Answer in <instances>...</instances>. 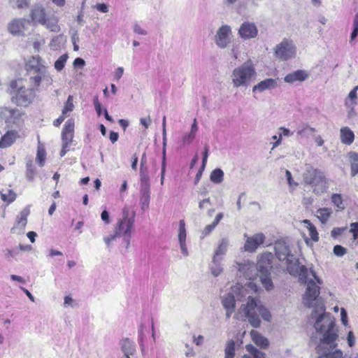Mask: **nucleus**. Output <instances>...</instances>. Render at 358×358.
Masks as SVG:
<instances>
[{"label":"nucleus","mask_w":358,"mask_h":358,"mask_svg":"<svg viewBox=\"0 0 358 358\" xmlns=\"http://www.w3.org/2000/svg\"><path fill=\"white\" fill-rule=\"evenodd\" d=\"M310 320L314 321L316 333L322 334L318 345L319 351L324 345H329V350H334L337 347L336 341L338 336V331L335 327L334 318L330 313L325 312L324 303L317 304L310 314Z\"/></svg>","instance_id":"f257e3e1"},{"label":"nucleus","mask_w":358,"mask_h":358,"mask_svg":"<svg viewBox=\"0 0 358 358\" xmlns=\"http://www.w3.org/2000/svg\"><path fill=\"white\" fill-rule=\"evenodd\" d=\"M10 4L14 8H26L29 6V0H10Z\"/></svg>","instance_id":"de8ad7c7"},{"label":"nucleus","mask_w":358,"mask_h":358,"mask_svg":"<svg viewBox=\"0 0 358 358\" xmlns=\"http://www.w3.org/2000/svg\"><path fill=\"white\" fill-rule=\"evenodd\" d=\"M27 171H26V177L29 180H32L34 178L35 171L33 165V162L31 160H29L27 162Z\"/></svg>","instance_id":"49530a36"},{"label":"nucleus","mask_w":358,"mask_h":358,"mask_svg":"<svg viewBox=\"0 0 358 358\" xmlns=\"http://www.w3.org/2000/svg\"><path fill=\"white\" fill-rule=\"evenodd\" d=\"M151 119H150V116H148L147 117L145 118H141L140 119V122L142 125L144 126V127L145 129L148 128V127L150 126V124H151Z\"/></svg>","instance_id":"69168bd1"},{"label":"nucleus","mask_w":358,"mask_h":358,"mask_svg":"<svg viewBox=\"0 0 358 358\" xmlns=\"http://www.w3.org/2000/svg\"><path fill=\"white\" fill-rule=\"evenodd\" d=\"M122 213V219L118 221L117 226L115 228V231L119 237H125L127 234L126 233V230L127 231H128L129 236H131L134 227L135 213L131 212L130 214L127 208H124Z\"/></svg>","instance_id":"9d476101"},{"label":"nucleus","mask_w":358,"mask_h":358,"mask_svg":"<svg viewBox=\"0 0 358 358\" xmlns=\"http://www.w3.org/2000/svg\"><path fill=\"white\" fill-rule=\"evenodd\" d=\"M118 236L117 234L114 230V233L108 236L104 237L103 241L108 247L110 246V242L115 240Z\"/></svg>","instance_id":"bf43d9fd"},{"label":"nucleus","mask_w":358,"mask_h":358,"mask_svg":"<svg viewBox=\"0 0 358 358\" xmlns=\"http://www.w3.org/2000/svg\"><path fill=\"white\" fill-rule=\"evenodd\" d=\"M275 55L281 60H288L296 55V46L292 40L284 38L275 49Z\"/></svg>","instance_id":"f8f14e48"},{"label":"nucleus","mask_w":358,"mask_h":358,"mask_svg":"<svg viewBox=\"0 0 358 358\" xmlns=\"http://www.w3.org/2000/svg\"><path fill=\"white\" fill-rule=\"evenodd\" d=\"M237 265L240 275H243L246 279L251 280L257 274L255 264L250 260H243L237 263Z\"/></svg>","instance_id":"f3484780"},{"label":"nucleus","mask_w":358,"mask_h":358,"mask_svg":"<svg viewBox=\"0 0 358 358\" xmlns=\"http://www.w3.org/2000/svg\"><path fill=\"white\" fill-rule=\"evenodd\" d=\"M248 302L245 305H243V310L250 324L254 328L260 327L261 320L259 315L262 318L266 321L271 322L272 315L267 308H266L262 303L257 299L248 296Z\"/></svg>","instance_id":"f03ea898"},{"label":"nucleus","mask_w":358,"mask_h":358,"mask_svg":"<svg viewBox=\"0 0 358 358\" xmlns=\"http://www.w3.org/2000/svg\"><path fill=\"white\" fill-rule=\"evenodd\" d=\"M162 144L164 147L166 146V116L163 117L162 119Z\"/></svg>","instance_id":"4d7b16f0"},{"label":"nucleus","mask_w":358,"mask_h":358,"mask_svg":"<svg viewBox=\"0 0 358 358\" xmlns=\"http://www.w3.org/2000/svg\"><path fill=\"white\" fill-rule=\"evenodd\" d=\"M331 201L334 203L336 207H338L340 209H343L344 206L343 204V199L341 194H334L331 196Z\"/></svg>","instance_id":"09e8293b"},{"label":"nucleus","mask_w":358,"mask_h":358,"mask_svg":"<svg viewBox=\"0 0 358 358\" xmlns=\"http://www.w3.org/2000/svg\"><path fill=\"white\" fill-rule=\"evenodd\" d=\"M252 341L262 348H266L269 345L268 340L255 330L250 331Z\"/></svg>","instance_id":"bb28decb"},{"label":"nucleus","mask_w":358,"mask_h":358,"mask_svg":"<svg viewBox=\"0 0 358 358\" xmlns=\"http://www.w3.org/2000/svg\"><path fill=\"white\" fill-rule=\"evenodd\" d=\"M305 294L303 297V303L306 307L315 308L317 304L322 303L319 301L320 287L315 282L310 279L308 282Z\"/></svg>","instance_id":"9b49d317"},{"label":"nucleus","mask_w":358,"mask_h":358,"mask_svg":"<svg viewBox=\"0 0 358 358\" xmlns=\"http://www.w3.org/2000/svg\"><path fill=\"white\" fill-rule=\"evenodd\" d=\"M150 201V189H140V205L141 209H148Z\"/></svg>","instance_id":"c756f323"},{"label":"nucleus","mask_w":358,"mask_h":358,"mask_svg":"<svg viewBox=\"0 0 358 358\" xmlns=\"http://www.w3.org/2000/svg\"><path fill=\"white\" fill-rule=\"evenodd\" d=\"M246 350L253 357V358H265V354L259 351L252 344L247 345Z\"/></svg>","instance_id":"58836bf2"},{"label":"nucleus","mask_w":358,"mask_h":358,"mask_svg":"<svg viewBox=\"0 0 358 358\" xmlns=\"http://www.w3.org/2000/svg\"><path fill=\"white\" fill-rule=\"evenodd\" d=\"M350 231L353 234L355 238L358 235V222H352L350 224Z\"/></svg>","instance_id":"338daca9"},{"label":"nucleus","mask_w":358,"mask_h":358,"mask_svg":"<svg viewBox=\"0 0 358 358\" xmlns=\"http://www.w3.org/2000/svg\"><path fill=\"white\" fill-rule=\"evenodd\" d=\"M231 28L227 24L222 25L216 31L215 35V43L221 48L225 49L231 42Z\"/></svg>","instance_id":"ddd939ff"},{"label":"nucleus","mask_w":358,"mask_h":358,"mask_svg":"<svg viewBox=\"0 0 358 358\" xmlns=\"http://www.w3.org/2000/svg\"><path fill=\"white\" fill-rule=\"evenodd\" d=\"M331 213V210L329 208H320L317 210L316 216L322 223L324 224L328 220Z\"/></svg>","instance_id":"e433bc0d"},{"label":"nucleus","mask_w":358,"mask_h":358,"mask_svg":"<svg viewBox=\"0 0 358 358\" xmlns=\"http://www.w3.org/2000/svg\"><path fill=\"white\" fill-rule=\"evenodd\" d=\"M74 132V120L69 119L64 126L62 131V145L70 146L72 143Z\"/></svg>","instance_id":"6ab92c4d"},{"label":"nucleus","mask_w":358,"mask_h":358,"mask_svg":"<svg viewBox=\"0 0 358 358\" xmlns=\"http://www.w3.org/2000/svg\"><path fill=\"white\" fill-rule=\"evenodd\" d=\"M16 196V194L13 190L9 189L8 194H1V199L4 202H7V203L9 204L15 200Z\"/></svg>","instance_id":"c03bdc74"},{"label":"nucleus","mask_w":358,"mask_h":358,"mask_svg":"<svg viewBox=\"0 0 358 358\" xmlns=\"http://www.w3.org/2000/svg\"><path fill=\"white\" fill-rule=\"evenodd\" d=\"M28 75L29 76V85H28L29 87H34L35 88L38 89V87L40 86V84L42 81L45 82L48 85H50L52 83V79L48 72H45L43 75H41L38 73Z\"/></svg>","instance_id":"aec40b11"},{"label":"nucleus","mask_w":358,"mask_h":358,"mask_svg":"<svg viewBox=\"0 0 358 358\" xmlns=\"http://www.w3.org/2000/svg\"><path fill=\"white\" fill-rule=\"evenodd\" d=\"M195 136H196L195 135L191 134L190 132L185 134L182 137V145H189L194 141V139L195 138Z\"/></svg>","instance_id":"864d4df0"},{"label":"nucleus","mask_w":358,"mask_h":358,"mask_svg":"<svg viewBox=\"0 0 358 358\" xmlns=\"http://www.w3.org/2000/svg\"><path fill=\"white\" fill-rule=\"evenodd\" d=\"M329 345H324V347L319 351L318 345L317 346V351L319 354L318 358H343V352L340 350H336L331 352L333 350H329Z\"/></svg>","instance_id":"393cba45"},{"label":"nucleus","mask_w":358,"mask_h":358,"mask_svg":"<svg viewBox=\"0 0 358 358\" xmlns=\"http://www.w3.org/2000/svg\"><path fill=\"white\" fill-rule=\"evenodd\" d=\"M358 36V13L355 16L353 21V30L350 35V40L353 41Z\"/></svg>","instance_id":"8fccbe9b"},{"label":"nucleus","mask_w":358,"mask_h":358,"mask_svg":"<svg viewBox=\"0 0 358 358\" xmlns=\"http://www.w3.org/2000/svg\"><path fill=\"white\" fill-rule=\"evenodd\" d=\"M31 22L44 26L54 32H59L60 27L58 24L59 19L55 15L48 16L45 8L41 4L34 5L30 13Z\"/></svg>","instance_id":"423d86ee"},{"label":"nucleus","mask_w":358,"mask_h":358,"mask_svg":"<svg viewBox=\"0 0 358 358\" xmlns=\"http://www.w3.org/2000/svg\"><path fill=\"white\" fill-rule=\"evenodd\" d=\"M315 129L313 128V127H310L309 126H306L304 127L302 129H299L297 131V134L299 135H304V136H308V135H310L312 134H313L315 132Z\"/></svg>","instance_id":"603ef678"},{"label":"nucleus","mask_w":358,"mask_h":358,"mask_svg":"<svg viewBox=\"0 0 358 358\" xmlns=\"http://www.w3.org/2000/svg\"><path fill=\"white\" fill-rule=\"evenodd\" d=\"M238 34L244 40L255 38L258 34V29L255 23L245 22L241 25Z\"/></svg>","instance_id":"a211bd4d"},{"label":"nucleus","mask_w":358,"mask_h":358,"mask_svg":"<svg viewBox=\"0 0 358 358\" xmlns=\"http://www.w3.org/2000/svg\"><path fill=\"white\" fill-rule=\"evenodd\" d=\"M30 213L29 207L27 206L20 213V216L17 217L16 224L22 227H24L27 222V217Z\"/></svg>","instance_id":"c9c22d12"},{"label":"nucleus","mask_w":358,"mask_h":358,"mask_svg":"<svg viewBox=\"0 0 358 358\" xmlns=\"http://www.w3.org/2000/svg\"><path fill=\"white\" fill-rule=\"evenodd\" d=\"M26 70L28 74L38 73L43 75L45 72H48L45 66L39 56L32 57L28 60L26 64Z\"/></svg>","instance_id":"4468645a"},{"label":"nucleus","mask_w":358,"mask_h":358,"mask_svg":"<svg viewBox=\"0 0 358 358\" xmlns=\"http://www.w3.org/2000/svg\"><path fill=\"white\" fill-rule=\"evenodd\" d=\"M251 289L257 292L258 287L253 282H247L245 286L236 284L231 287L229 293L222 296V304L226 310V317L229 318L235 310L236 300L242 301L248 294V290Z\"/></svg>","instance_id":"7ed1b4c3"},{"label":"nucleus","mask_w":358,"mask_h":358,"mask_svg":"<svg viewBox=\"0 0 358 358\" xmlns=\"http://www.w3.org/2000/svg\"><path fill=\"white\" fill-rule=\"evenodd\" d=\"M277 85V80L273 78H266L254 85L252 87V92H262L266 90H271L275 88Z\"/></svg>","instance_id":"5701e85b"},{"label":"nucleus","mask_w":358,"mask_h":358,"mask_svg":"<svg viewBox=\"0 0 358 358\" xmlns=\"http://www.w3.org/2000/svg\"><path fill=\"white\" fill-rule=\"evenodd\" d=\"M308 77V73L304 70H297L292 73L287 74L284 80L288 83H294L296 81H303Z\"/></svg>","instance_id":"a878e982"},{"label":"nucleus","mask_w":358,"mask_h":358,"mask_svg":"<svg viewBox=\"0 0 358 358\" xmlns=\"http://www.w3.org/2000/svg\"><path fill=\"white\" fill-rule=\"evenodd\" d=\"M122 356H134L136 352V345L134 341L128 338H122L119 342Z\"/></svg>","instance_id":"412c9836"},{"label":"nucleus","mask_w":358,"mask_h":358,"mask_svg":"<svg viewBox=\"0 0 358 358\" xmlns=\"http://www.w3.org/2000/svg\"><path fill=\"white\" fill-rule=\"evenodd\" d=\"M95 8L101 13H107L108 11V6L104 3L96 4Z\"/></svg>","instance_id":"680f3d73"},{"label":"nucleus","mask_w":358,"mask_h":358,"mask_svg":"<svg viewBox=\"0 0 358 358\" xmlns=\"http://www.w3.org/2000/svg\"><path fill=\"white\" fill-rule=\"evenodd\" d=\"M273 255L271 252H267L262 254L255 264L257 273L259 275L260 281L267 291L273 289L274 285L271 277V270L273 267L272 261Z\"/></svg>","instance_id":"39448f33"},{"label":"nucleus","mask_w":358,"mask_h":358,"mask_svg":"<svg viewBox=\"0 0 358 358\" xmlns=\"http://www.w3.org/2000/svg\"><path fill=\"white\" fill-rule=\"evenodd\" d=\"M17 132L14 131H8L0 140V148H5L10 146L15 141Z\"/></svg>","instance_id":"c85d7f7f"},{"label":"nucleus","mask_w":358,"mask_h":358,"mask_svg":"<svg viewBox=\"0 0 358 358\" xmlns=\"http://www.w3.org/2000/svg\"><path fill=\"white\" fill-rule=\"evenodd\" d=\"M358 90V86H356L348 94V99L346 100L349 101V103H356L355 100L357 99V91Z\"/></svg>","instance_id":"13d9d810"},{"label":"nucleus","mask_w":358,"mask_h":358,"mask_svg":"<svg viewBox=\"0 0 358 358\" xmlns=\"http://www.w3.org/2000/svg\"><path fill=\"white\" fill-rule=\"evenodd\" d=\"M276 257L280 261H285L287 269L290 274L297 271L299 259L290 252L289 246L285 241H278L274 244Z\"/></svg>","instance_id":"1a4fd4ad"},{"label":"nucleus","mask_w":358,"mask_h":358,"mask_svg":"<svg viewBox=\"0 0 358 358\" xmlns=\"http://www.w3.org/2000/svg\"><path fill=\"white\" fill-rule=\"evenodd\" d=\"M20 115L21 113L17 108H3L0 113L1 117L8 124H14Z\"/></svg>","instance_id":"4be33fe9"},{"label":"nucleus","mask_w":358,"mask_h":358,"mask_svg":"<svg viewBox=\"0 0 358 358\" xmlns=\"http://www.w3.org/2000/svg\"><path fill=\"white\" fill-rule=\"evenodd\" d=\"M210 269L212 275L215 277H217L222 272V267L220 264V260L218 257H213L212 262L210 265Z\"/></svg>","instance_id":"2f4dec72"},{"label":"nucleus","mask_w":358,"mask_h":358,"mask_svg":"<svg viewBox=\"0 0 358 358\" xmlns=\"http://www.w3.org/2000/svg\"><path fill=\"white\" fill-rule=\"evenodd\" d=\"M340 138L343 143L346 145H351L354 141L355 134L351 129L345 127L341 129Z\"/></svg>","instance_id":"cd10ccee"},{"label":"nucleus","mask_w":358,"mask_h":358,"mask_svg":"<svg viewBox=\"0 0 358 358\" xmlns=\"http://www.w3.org/2000/svg\"><path fill=\"white\" fill-rule=\"evenodd\" d=\"M166 147L163 145L162 149V170L161 172L166 173Z\"/></svg>","instance_id":"052dcab7"},{"label":"nucleus","mask_w":358,"mask_h":358,"mask_svg":"<svg viewBox=\"0 0 358 358\" xmlns=\"http://www.w3.org/2000/svg\"><path fill=\"white\" fill-rule=\"evenodd\" d=\"M334 254L337 257H343L347 253V250L340 245H336L333 249Z\"/></svg>","instance_id":"3c124183"},{"label":"nucleus","mask_w":358,"mask_h":358,"mask_svg":"<svg viewBox=\"0 0 358 358\" xmlns=\"http://www.w3.org/2000/svg\"><path fill=\"white\" fill-rule=\"evenodd\" d=\"M303 180L306 184L314 187L313 192L317 194L323 192L325 189L326 181L323 173L309 164L306 165Z\"/></svg>","instance_id":"6e6552de"},{"label":"nucleus","mask_w":358,"mask_h":358,"mask_svg":"<svg viewBox=\"0 0 358 358\" xmlns=\"http://www.w3.org/2000/svg\"><path fill=\"white\" fill-rule=\"evenodd\" d=\"M11 101L17 106L27 107L34 101L39 89L29 87L22 80L10 83Z\"/></svg>","instance_id":"20e7f679"},{"label":"nucleus","mask_w":358,"mask_h":358,"mask_svg":"<svg viewBox=\"0 0 358 358\" xmlns=\"http://www.w3.org/2000/svg\"><path fill=\"white\" fill-rule=\"evenodd\" d=\"M256 74V70L252 63L245 62L233 70L231 76L232 84L234 87H247Z\"/></svg>","instance_id":"0eeeda50"},{"label":"nucleus","mask_w":358,"mask_h":358,"mask_svg":"<svg viewBox=\"0 0 358 358\" xmlns=\"http://www.w3.org/2000/svg\"><path fill=\"white\" fill-rule=\"evenodd\" d=\"M73 96L69 95L68 96L66 101L64 103V108H63V110L62 112V113H63V114L66 115L68 113L73 111V110L74 108V105H73Z\"/></svg>","instance_id":"a19ab883"},{"label":"nucleus","mask_w":358,"mask_h":358,"mask_svg":"<svg viewBox=\"0 0 358 358\" xmlns=\"http://www.w3.org/2000/svg\"><path fill=\"white\" fill-rule=\"evenodd\" d=\"M344 229L343 228H334L331 232V235L333 238H336L337 236H338L339 235H341L342 234V232L343 231Z\"/></svg>","instance_id":"774afa93"},{"label":"nucleus","mask_w":358,"mask_h":358,"mask_svg":"<svg viewBox=\"0 0 358 358\" xmlns=\"http://www.w3.org/2000/svg\"><path fill=\"white\" fill-rule=\"evenodd\" d=\"M178 241L179 242H183L186 241V229L185 223L183 220L179 222V230H178Z\"/></svg>","instance_id":"79ce46f5"},{"label":"nucleus","mask_w":358,"mask_h":358,"mask_svg":"<svg viewBox=\"0 0 358 358\" xmlns=\"http://www.w3.org/2000/svg\"><path fill=\"white\" fill-rule=\"evenodd\" d=\"M244 236L246 237L244 250L248 252H255L257 248L262 245L265 240V236L262 233H257L252 236H247L246 234Z\"/></svg>","instance_id":"2eb2a0df"},{"label":"nucleus","mask_w":358,"mask_h":358,"mask_svg":"<svg viewBox=\"0 0 358 358\" xmlns=\"http://www.w3.org/2000/svg\"><path fill=\"white\" fill-rule=\"evenodd\" d=\"M348 157L351 165V176H355L358 173V152H350Z\"/></svg>","instance_id":"7c9ffc66"},{"label":"nucleus","mask_w":358,"mask_h":358,"mask_svg":"<svg viewBox=\"0 0 358 358\" xmlns=\"http://www.w3.org/2000/svg\"><path fill=\"white\" fill-rule=\"evenodd\" d=\"M68 59V55L66 54H64L61 55L55 63V68L57 71H62L65 65V63Z\"/></svg>","instance_id":"a18cd8bd"},{"label":"nucleus","mask_w":358,"mask_h":358,"mask_svg":"<svg viewBox=\"0 0 358 358\" xmlns=\"http://www.w3.org/2000/svg\"><path fill=\"white\" fill-rule=\"evenodd\" d=\"M356 103H349L348 100L345 101V105L349 108L348 112V116L349 118H352L356 115V113L354 110V106Z\"/></svg>","instance_id":"5fc2aeb1"},{"label":"nucleus","mask_w":358,"mask_h":358,"mask_svg":"<svg viewBox=\"0 0 358 358\" xmlns=\"http://www.w3.org/2000/svg\"><path fill=\"white\" fill-rule=\"evenodd\" d=\"M210 180L212 182L215 184H220L224 180V172L220 169L217 168L214 169L210 175Z\"/></svg>","instance_id":"f704fd0d"},{"label":"nucleus","mask_w":358,"mask_h":358,"mask_svg":"<svg viewBox=\"0 0 358 358\" xmlns=\"http://www.w3.org/2000/svg\"><path fill=\"white\" fill-rule=\"evenodd\" d=\"M229 239L227 238H223L220 240L217 249L215 251V254L213 257H218L220 255H224L226 254L228 245H229Z\"/></svg>","instance_id":"473e14b6"},{"label":"nucleus","mask_w":358,"mask_h":358,"mask_svg":"<svg viewBox=\"0 0 358 358\" xmlns=\"http://www.w3.org/2000/svg\"><path fill=\"white\" fill-rule=\"evenodd\" d=\"M309 273L312 275V276L315 278L317 284L322 285V280L317 277L315 273V271L310 268L308 270V268L306 266H299V280L301 283L307 284L308 282L310 280L308 278Z\"/></svg>","instance_id":"b1692460"},{"label":"nucleus","mask_w":358,"mask_h":358,"mask_svg":"<svg viewBox=\"0 0 358 358\" xmlns=\"http://www.w3.org/2000/svg\"><path fill=\"white\" fill-rule=\"evenodd\" d=\"M282 132L279 134V137L282 139V136H290L293 134L292 132L290 131L289 129L285 128V127H280L279 129Z\"/></svg>","instance_id":"e2e57ef3"},{"label":"nucleus","mask_w":358,"mask_h":358,"mask_svg":"<svg viewBox=\"0 0 358 358\" xmlns=\"http://www.w3.org/2000/svg\"><path fill=\"white\" fill-rule=\"evenodd\" d=\"M141 177V188L140 189H150V177L148 176V169H140Z\"/></svg>","instance_id":"72a5a7b5"},{"label":"nucleus","mask_w":358,"mask_h":358,"mask_svg":"<svg viewBox=\"0 0 358 358\" xmlns=\"http://www.w3.org/2000/svg\"><path fill=\"white\" fill-rule=\"evenodd\" d=\"M29 22L24 18H15L8 24V31L15 36L24 35Z\"/></svg>","instance_id":"dca6fc26"},{"label":"nucleus","mask_w":358,"mask_h":358,"mask_svg":"<svg viewBox=\"0 0 358 358\" xmlns=\"http://www.w3.org/2000/svg\"><path fill=\"white\" fill-rule=\"evenodd\" d=\"M85 62L84 61L83 59H82L80 57H78V58L75 59V60L73 62V65L75 67L83 68L85 66Z\"/></svg>","instance_id":"0e129e2a"},{"label":"nucleus","mask_w":358,"mask_h":358,"mask_svg":"<svg viewBox=\"0 0 358 358\" xmlns=\"http://www.w3.org/2000/svg\"><path fill=\"white\" fill-rule=\"evenodd\" d=\"M235 342L233 340L227 341L224 349V358H234Z\"/></svg>","instance_id":"4c0bfd02"},{"label":"nucleus","mask_w":358,"mask_h":358,"mask_svg":"<svg viewBox=\"0 0 358 358\" xmlns=\"http://www.w3.org/2000/svg\"><path fill=\"white\" fill-rule=\"evenodd\" d=\"M303 222L307 224L306 227L309 230V234H310L312 240L314 241H317L319 239V237H318V234L317 232V230H316V228L315 227V226L308 220H303Z\"/></svg>","instance_id":"ea45409f"},{"label":"nucleus","mask_w":358,"mask_h":358,"mask_svg":"<svg viewBox=\"0 0 358 358\" xmlns=\"http://www.w3.org/2000/svg\"><path fill=\"white\" fill-rule=\"evenodd\" d=\"M215 228V224H210L206 225L201 233V238H204L206 236L209 235Z\"/></svg>","instance_id":"6e6d98bb"},{"label":"nucleus","mask_w":358,"mask_h":358,"mask_svg":"<svg viewBox=\"0 0 358 358\" xmlns=\"http://www.w3.org/2000/svg\"><path fill=\"white\" fill-rule=\"evenodd\" d=\"M45 160V150L43 148L38 147V150H37V154H36V161L41 167L44 166Z\"/></svg>","instance_id":"37998d69"}]
</instances>
